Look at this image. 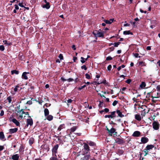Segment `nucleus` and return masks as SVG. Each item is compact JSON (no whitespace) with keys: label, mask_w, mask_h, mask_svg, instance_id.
<instances>
[{"label":"nucleus","mask_w":160,"mask_h":160,"mask_svg":"<svg viewBox=\"0 0 160 160\" xmlns=\"http://www.w3.org/2000/svg\"><path fill=\"white\" fill-rule=\"evenodd\" d=\"M51 160H57V158L55 157H52L50 158Z\"/></svg>","instance_id":"79ce46f5"},{"label":"nucleus","mask_w":160,"mask_h":160,"mask_svg":"<svg viewBox=\"0 0 160 160\" xmlns=\"http://www.w3.org/2000/svg\"><path fill=\"white\" fill-rule=\"evenodd\" d=\"M115 141L116 142L120 144H122L124 142L123 140L119 138H117L115 140Z\"/></svg>","instance_id":"6e6552de"},{"label":"nucleus","mask_w":160,"mask_h":160,"mask_svg":"<svg viewBox=\"0 0 160 160\" xmlns=\"http://www.w3.org/2000/svg\"><path fill=\"white\" fill-rule=\"evenodd\" d=\"M146 86V84L144 82H142L140 85V87L142 88H143Z\"/></svg>","instance_id":"5701e85b"},{"label":"nucleus","mask_w":160,"mask_h":160,"mask_svg":"<svg viewBox=\"0 0 160 160\" xmlns=\"http://www.w3.org/2000/svg\"><path fill=\"white\" fill-rule=\"evenodd\" d=\"M4 114V112L3 110H2L0 113V116H2Z\"/></svg>","instance_id":"49530a36"},{"label":"nucleus","mask_w":160,"mask_h":160,"mask_svg":"<svg viewBox=\"0 0 160 160\" xmlns=\"http://www.w3.org/2000/svg\"><path fill=\"white\" fill-rule=\"evenodd\" d=\"M27 104L31 105L32 104V102L30 100L28 101L27 102Z\"/></svg>","instance_id":"603ef678"},{"label":"nucleus","mask_w":160,"mask_h":160,"mask_svg":"<svg viewBox=\"0 0 160 160\" xmlns=\"http://www.w3.org/2000/svg\"><path fill=\"white\" fill-rule=\"evenodd\" d=\"M29 118L27 119V126H28L29 125L30 126H32L33 124V121L32 119L30 118V116H29Z\"/></svg>","instance_id":"0eeeda50"},{"label":"nucleus","mask_w":160,"mask_h":160,"mask_svg":"<svg viewBox=\"0 0 160 160\" xmlns=\"http://www.w3.org/2000/svg\"><path fill=\"white\" fill-rule=\"evenodd\" d=\"M115 113L116 112L115 111H113L111 112V114L109 115H106L105 116V118H113L114 117H115Z\"/></svg>","instance_id":"423d86ee"},{"label":"nucleus","mask_w":160,"mask_h":160,"mask_svg":"<svg viewBox=\"0 0 160 160\" xmlns=\"http://www.w3.org/2000/svg\"><path fill=\"white\" fill-rule=\"evenodd\" d=\"M114 20V19H110L109 21H110V22H111V23Z\"/></svg>","instance_id":"338daca9"},{"label":"nucleus","mask_w":160,"mask_h":160,"mask_svg":"<svg viewBox=\"0 0 160 160\" xmlns=\"http://www.w3.org/2000/svg\"><path fill=\"white\" fill-rule=\"evenodd\" d=\"M86 87V85H84L83 86H81V87H79L78 88V90H82V89Z\"/></svg>","instance_id":"a19ab883"},{"label":"nucleus","mask_w":160,"mask_h":160,"mask_svg":"<svg viewBox=\"0 0 160 160\" xmlns=\"http://www.w3.org/2000/svg\"><path fill=\"white\" fill-rule=\"evenodd\" d=\"M72 101V100L71 99H69L67 101V102L68 103H70Z\"/></svg>","instance_id":"13d9d810"},{"label":"nucleus","mask_w":160,"mask_h":160,"mask_svg":"<svg viewBox=\"0 0 160 160\" xmlns=\"http://www.w3.org/2000/svg\"><path fill=\"white\" fill-rule=\"evenodd\" d=\"M148 141V138L147 137H142L141 139V141L143 143H146Z\"/></svg>","instance_id":"1a4fd4ad"},{"label":"nucleus","mask_w":160,"mask_h":160,"mask_svg":"<svg viewBox=\"0 0 160 160\" xmlns=\"http://www.w3.org/2000/svg\"><path fill=\"white\" fill-rule=\"evenodd\" d=\"M90 157V156L89 155V154L86 155L84 156L85 159L86 160H88L89 158Z\"/></svg>","instance_id":"2f4dec72"},{"label":"nucleus","mask_w":160,"mask_h":160,"mask_svg":"<svg viewBox=\"0 0 160 160\" xmlns=\"http://www.w3.org/2000/svg\"><path fill=\"white\" fill-rule=\"evenodd\" d=\"M5 45L7 46H9L11 44V43L10 42H8L7 40H4L3 41Z\"/></svg>","instance_id":"b1692460"},{"label":"nucleus","mask_w":160,"mask_h":160,"mask_svg":"<svg viewBox=\"0 0 160 160\" xmlns=\"http://www.w3.org/2000/svg\"><path fill=\"white\" fill-rule=\"evenodd\" d=\"M147 50H150L151 49V47L150 46H148L147 47Z\"/></svg>","instance_id":"e2e57ef3"},{"label":"nucleus","mask_w":160,"mask_h":160,"mask_svg":"<svg viewBox=\"0 0 160 160\" xmlns=\"http://www.w3.org/2000/svg\"><path fill=\"white\" fill-rule=\"evenodd\" d=\"M18 5L20 7H24V5H23V3L22 2V3H18Z\"/></svg>","instance_id":"09e8293b"},{"label":"nucleus","mask_w":160,"mask_h":160,"mask_svg":"<svg viewBox=\"0 0 160 160\" xmlns=\"http://www.w3.org/2000/svg\"><path fill=\"white\" fill-rule=\"evenodd\" d=\"M157 64H158V65L159 67H160V61L159 60L157 62Z\"/></svg>","instance_id":"774afa93"},{"label":"nucleus","mask_w":160,"mask_h":160,"mask_svg":"<svg viewBox=\"0 0 160 160\" xmlns=\"http://www.w3.org/2000/svg\"><path fill=\"white\" fill-rule=\"evenodd\" d=\"M45 117L46 119L49 121L52 120L53 118V116L51 115H48L46 116V117Z\"/></svg>","instance_id":"a211bd4d"},{"label":"nucleus","mask_w":160,"mask_h":160,"mask_svg":"<svg viewBox=\"0 0 160 160\" xmlns=\"http://www.w3.org/2000/svg\"><path fill=\"white\" fill-rule=\"evenodd\" d=\"M120 43L119 42H116V43H114V46L115 47H118V46L119 45Z\"/></svg>","instance_id":"58836bf2"},{"label":"nucleus","mask_w":160,"mask_h":160,"mask_svg":"<svg viewBox=\"0 0 160 160\" xmlns=\"http://www.w3.org/2000/svg\"><path fill=\"white\" fill-rule=\"evenodd\" d=\"M118 103V101L116 100L114 101L112 103V105L113 106H116Z\"/></svg>","instance_id":"f704fd0d"},{"label":"nucleus","mask_w":160,"mask_h":160,"mask_svg":"<svg viewBox=\"0 0 160 160\" xmlns=\"http://www.w3.org/2000/svg\"><path fill=\"white\" fill-rule=\"evenodd\" d=\"M19 88V86H16L14 88V91L15 92H16L18 91V88Z\"/></svg>","instance_id":"c03bdc74"},{"label":"nucleus","mask_w":160,"mask_h":160,"mask_svg":"<svg viewBox=\"0 0 160 160\" xmlns=\"http://www.w3.org/2000/svg\"><path fill=\"white\" fill-rule=\"evenodd\" d=\"M130 26V24H128V23H126V24H124V26L125 27H127V26L129 27V26Z\"/></svg>","instance_id":"4d7b16f0"},{"label":"nucleus","mask_w":160,"mask_h":160,"mask_svg":"<svg viewBox=\"0 0 160 160\" xmlns=\"http://www.w3.org/2000/svg\"><path fill=\"white\" fill-rule=\"evenodd\" d=\"M77 58L75 57H73V61L74 62H75L76 60H77Z\"/></svg>","instance_id":"69168bd1"},{"label":"nucleus","mask_w":160,"mask_h":160,"mask_svg":"<svg viewBox=\"0 0 160 160\" xmlns=\"http://www.w3.org/2000/svg\"><path fill=\"white\" fill-rule=\"evenodd\" d=\"M58 144H57L56 145H55L54 147L52 148V154H55V156H56V154L57 152V150L58 149Z\"/></svg>","instance_id":"39448f33"},{"label":"nucleus","mask_w":160,"mask_h":160,"mask_svg":"<svg viewBox=\"0 0 160 160\" xmlns=\"http://www.w3.org/2000/svg\"><path fill=\"white\" fill-rule=\"evenodd\" d=\"M86 78L88 79H90V77L89 74L86 73L85 74Z\"/></svg>","instance_id":"e433bc0d"},{"label":"nucleus","mask_w":160,"mask_h":160,"mask_svg":"<svg viewBox=\"0 0 160 160\" xmlns=\"http://www.w3.org/2000/svg\"><path fill=\"white\" fill-rule=\"evenodd\" d=\"M140 135V132L138 131H135L132 135V136L134 137H138Z\"/></svg>","instance_id":"9b49d317"},{"label":"nucleus","mask_w":160,"mask_h":160,"mask_svg":"<svg viewBox=\"0 0 160 160\" xmlns=\"http://www.w3.org/2000/svg\"><path fill=\"white\" fill-rule=\"evenodd\" d=\"M87 142L90 146H94L95 145L94 143L92 142Z\"/></svg>","instance_id":"c85d7f7f"},{"label":"nucleus","mask_w":160,"mask_h":160,"mask_svg":"<svg viewBox=\"0 0 160 160\" xmlns=\"http://www.w3.org/2000/svg\"><path fill=\"white\" fill-rule=\"evenodd\" d=\"M112 59V58L110 56L106 58V60H111Z\"/></svg>","instance_id":"c9c22d12"},{"label":"nucleus","mask_w":160,"mask_h":160,"mask_svg":"<svg viewBox=\"0 0 160 160\" xmlns=\"http://www.w3.org/2000/svg\"><path fill=\"white\" fill-rule=\"evenodd\" d=\"M117 113L118 114V116L121 117H122L123 116V115L122 114V112L119 110H117Z\"/></svg>","instance_id":"bb28decb"},{"label":"nucleus","mask_w":160,"mask_h":160,"mask_svg":"<svg viewBox=\"0 0 160 160\" xmlns=\"http://www.w3.org/2000/svg\"><path fill=\"white\" fill-rule=\"evenodd\" d=\"M67 80L69 82H71L73 81V79L72 78H69V79H67Z\"/></svg>","instance_id":"3c124183"},{"label":"nucleus","mask_w":160,"mask_h":160,"mask_svg":"<svg viewBox=\"0 0 160 160\" xmlns=\"http://www.w3.org/2000/svg\"><path fill=\"white\" fill-rule=\"evenodd\" d=\"M77 127L73 126L72 127V128H71L70 129V131L71 132H74V131H76V130L77 129Z\"/></svg>","instance_id":"a878e982"},{"label":"nucleus","mask_w":160,"mask_h":160,"mask_svg":"<svg viewBox=\"0 0 160 160\" xmlns=\"http://www.w3.org/2000/svg\"><path fill=\"white\" fill-rule=\"evenodd\" d=\"M152 126L153 128L155 130H158L159 128L160 124L157 121H154L152 123Z\"/></svg>","instance_id":"7ed1b4c3"},{"label":"nucleus","mask_w":160,"mask_h":160,"mask_svg":"<svg viewBox=\"0 0 160 160\" xmlns=\"http://www.w3.org/2000/svg\"><path fill=\"white\" fill-rule=\"evenodd\" d=\"M81 62L82 63H84L85 62V58L83 57H81Z\"/></svg>","instance_id":"72a5a7b5"},{"label":"nucleus","mask_w":160,"mask_h":160,"mask_svg":"<svg viewBox=\"0 0 160 160\" xmlns=\"http://www.w3.org/2000/svg\"><path fill=\"white\" fill-rule=\"evenodd\" d=\"M19 157V155L18 154L13 155L12 156V159L13 160H18Z\"/></svg>","instance_id":"9d476101"},{"label":"nucleus","mask_w":160,"mask_h":160,"mask_svg":"<svg viewBox=\"0 0 160 160\" xmlns=\"http://www.w3.org/2000/svg\"><path fill=\"white\" fill-rule=\"evenodd\" d=\"M29 73V72H24L22 73V78L25 80L27 79H28V78L27 76V74H28Z\"/></svg>","instance_id":"ddd939ff"},{"label":"nucleus","mask_w":160,"mask_h":160,"mask_svg":"<svg viewBox=\"0 0 160 160\" xmlns=\"http://www.w3.org/2000/svg\"><path fill=\"white\" fill-rule=\"evenodd\" d=\"M11 73L12 74H18L19 73V71L16 70H13L11 71Z\"/></svg>","instance_id":"cd10ccee"},{"label":"nucleus","mask_w":160,"mask_h":160,"mask_svg":"<svg viewBox=\"0 0 160 160\" xmlns=\"http://www.w3.org/2000/svg\"><path fill=\"white\" fill-rule=\"evenodd\" d=\"M4 149V147L2 146H0V151H2Z\"/></svg>","instance_id":"5fc2aeb1"},{"label":"nucleus","mask_w":160,"mask_h":160,"mask_svg":"<svg viewBox=\"0 0 160 160\" xmlns=\"http://www.w3.org/2000/svg\"><path fill=\"white\" fill-rule=\"evenodd\" d=\"M5 49L3 45H0V51H3Z\"/></svg>","instance_id":"7c9ffc66"},{"label":"nucleus","mask_w":160,"mask_h":160,"mask_svg":"<svg viewBox=\"0 0 160 160\" xmlns=\"http://www.w3.org/2000/svg\"><path fill=\"white\" fill-rule=\"evenodd\" d=\"M50 7V6L48 2H47L46 4L43 6V8H45L47 9H49Z\"/></svg>","instance_id":"412c9836"},{"label":"nucleus","mask_w":160,"mask_h":160,"mask_svg":"<svg viewBox=\"0 0 160 160\" xmlns=\"http://www.w3.org/2000/svg\"><path fill=\"white\" fill-rule=\"evenodd\" d=\"M112 68V66L111 65H109L107 67V69L108 70L110 71L111 70V68Z\"/></svg>","instance_id":"a18cd8bd"},{"label":"nucleus","mask_w":160,"mask_h":160,"mask_svg":"<svg viewBox=\"0 0 160 160\" xmlns=\"http://www.w3.org/2000/svg\"><path fill=\"white\" fill-rule=\"evenodd\" d=\"M7 100L9 103L11 102L12 101V99L9 96L7 98Z\"/></svg>","instance_id":"473e14b6"},{"label":"nucleus","mask_w":160,"mask_h":160,"mask_svg":"<svg viewBox=\"0 0 160 160\" xmlns=\"http://www.w3.org/2000/svg\"><path fill=\"white\" fill-rule=\"evenodd\" d=\"M58 57L61 60H62L63 59V56L61 54H60Z\"/></svg>","instance_id":"de8ad7c7"},{"label":"nucleus","mask_w":160,"mask_h":160,"mask_svg":"<svg viewBox=\"0 0 160 160\" xmlns=\"http://www.w3.org/2000/svg\"><path fill=\"white\" fill-rule=\"evenodd\" d=\"M81 68L82 69H84L85 70H86L87 69V68L85 65L82 66Z\"/></svg>","instance_id":"4c0bfd02"},{"label":"nucleus","mask_w":160,"mask_h":160,"mask_svg":"<svg viewBox=\"0 0 160 160\" xmlns=\"http://www.w3.org/2000/svg\"><path fill=\"white\" fill-rule=\"evenodd\" d=\"M154 147V146L152 145H148L147 146L146 148L144 149V150H148L151 149H152Z\"/></svg>","instance_id":"f8f14e48"},{"label":"nucleus","mask_w":160,"mask_h":160,"mask_svg":"<svg viewBox=\"0 0 160 160\" xmlns=\"http://www.w3.org/2000/svg\"><path fill=\"white\" fill-rule=\"evenodd\" d=\"M135 118L137 120L140 121L141 120V118L140 115L136 114L135 115Z\"/></svg>","instance_id":"aec40b11"},{"label":"nucleus","mask_w":160,"mask_h":160,"mask_svg":"<svg viewBox=\"0 0 160 160\" xmlns=\"http://www.w3.org/2000/svg\"><path fill=\"white\" fill-rule=\"evenodd\" d=\"M24 113V112L22 109L18 111L17 113V118L19 120L23 119V114Z\"/></svg>","instance_id":"f03ea898"},{"label":"nucleus","mask_w":160,"mask_h":160,"mask_svg":"<svg viewBox=\"0 0 160 160\" xmlns=\"http://www.w3.org/2000/svg\"><path fill=\"white\" fill-rule=\"evenodd\" d=\"M124 35L132 34V33L130 31H126L123 32Z\"/></svg>","instance_id":"393cba45"},{"label":"nucleus","mask_w":160,"mask_h":160,"mask_svg":"<svg viewBox=\"0 0 160 160\" xmlns=\"http://www.w3.org/2000/svg\"><path fill=\"white\" fill-rule=\"evenodd\" d=\"M75 134L77 135L80 136L81 135V133H75Z\"/></svg>","instance_id":"680f3d73"},{"label":"nucleus","mask_w":160,"mask_h":160,"mask_svg":"<svg viewBox=\"0 0 160 160\" xmlns=\"http://www.w3.org/2000/svg\"><path fill=\"white\" fill-rule=\"evenodd\" d=\"M156 89L157 91H160V85H158Z\"/></svg>","instance_id":"37998d69"},{"label":"nucleus","mask_w":160,"mask_h":160,"mask_svg":"<svg viewBox=\"0 0 160 160\" xmlns=\"http://www.w3.org/2000/svg\"><path fill=\"white\" fill-rule=\"evenodd\" d=\"M65 127V125L64 124H62L61 125L59 126V127L58 128V130L59 131H60L61 129L64 128Z\"/></svg>","instance_id":"4be33fe9"},{"label":"nucleus","mask_w":160,"mask_h":160,"mask_svg":"<svg viewBox=\"0 0 160 160\" xmlns=\"http://www.w3.org/2000/svg\"><path fill=\"white\" fill-rule=\"evenodd\" d=\"M44 114L45 117H46L47 115H49V111L47 108H45L44 110Z\"/></svg>","instance_id":"6ab92c4d"},{"label":"nucleus","mask_w":160,"mask_h":160,"mask_svg":"<svg viewBox=\"0 0 160 160\" xmlns=\"http://www.w3.org/2000/svg\"><path fill=\"white\" fill-rule=\"evenodd\" d=\"M109 111V109L107 108H105L104 109V111L105 112H108Z\"/></svg>","instance_id":"bf43d9fd"},{"label":"nucleus","mask_w":160,"mask_h":160,"mask_svg":"<svg viewBox=\"0 0 160 160\" xmlns=\"http://www.w3.org/2000/svg\"><path fill=\"white\" fill-rule=\"evenodd\" d=\"M15 8L16 10H18L19 9V7L17 5H15Z\"/></svg>","instance_id":"8fccbe9b"},{"label":"nucleus","mask_w":160,"mask_h":160,"mask_svg":"<svg viewBox=\"0 0 160 160\" xmlns=\"http://www.w3.org/2000/svg\"><path fill=\"white\" fill-rule=\"evenodd\" d=\"M61 79L62 80V81L63 82H64V81H66V80H67L65 79H64V78H61Z\"/></svg>","instance_id":"052dcab7"},{"label":"nucleus","mask_w":160,"mask_h":160,"mask_svg":"<svg viewBox=\"0 0 160 160\" xmlns=\"http://www.w3.org/2000/svg\"><path fill=\"white\" fill-rule=\"evenodd\" d=\"M18 128H11L9 129V132L10 134H12L17 132L18 131Z\"/></svg>","instance_id":"2eb2a0df"},{"label":"nucleus","mask_w":160,"mask_h":160,"mask_svg":"<svg viewBox=\"0 0 160 160\" xmlns=\"http://www.w3.org/2000/svg\"><path fill=\"white\" fill-rule=\"evenodd\" d=\"M102 104H103V102L100 101L99 102V106H100L101 107V106L102 105Z\"/></svg>","instance_id":"0e129e2a"},{"label":"nucleus","mask_w":160,"mask_h":160,"mask_svg":"<svg viewBox=\"0 0 160 160\" xmlns=\"http://www.w3.org/2000/svg\"><path fill=\"white\" fill-rule=\"evenodd\" d=\"M138 54L137 53H136L134 54V56L136 58H138Z\"/></svg>","instance_id":"6e6d98bb"},{"label":"nucleus","mask_w":160,"mask_h":160,"mask_svg":"<svg viewBox=\"0 0 160 160\" xmlns=\"http://www.w3.org/2000/svg\"><path fill=\"white\" fill-rule=\"evenodd\" d=\"M93 34L95 37H104V33L103 32H100L99 31L95 30L93 32Z\"/></svg>","instance_id":"f257e3e1"},{"label":"nucleus","mask_w":160,"mask_h":160,"mask_svg":"<svg viewBox=\"0 0 160 160\" xmlns=\"http://www.w3.org/2000/svg\"><path fill=\"white\" fill-rule=\"evenodd\" d=\"M131 82V80L130 79H128L126 81V82L128 83H129Z\"/></svg>","instance_id":"864d4df0"},{"label":"nucleus","mask_w":160,"mask_h":160,"mask_svg":"<svg viewBox=\"0 0 160 160\" xmlns=\"http://www.w3.org/2000/svg\"><path fill=\"white\" fill-rule=\"evenodd\" d=\"M84 152L85 153H87L90 150L88 144L86 143H84Z\"/></svg>","instance_id":"20e7f679"},{"label":"nucleus","mask_w":160,"mask_h":160,"mask_svg":"<svg viewBox=\"0 0 160 160\" xmlns=\"http://www.w3.org/2000/svg\"><path fill=\"white\" fill-rule=\"evenodd\" d=\"M0 139L2 141H4L6 140L5 139V136L3 132H0Z\"/></svg>","instance_id":"4468645a"},{"label":"nucleus","mask_w":160,"mask_h":160,"mask_svg":"<svg viewBox=\"0 0 160 160\" xmlns=\"http://www.w3.org/2000/svg\"><path fill=\"white\" fill-rule=\"evenodd\" d=\"M12 121L17 126H19L20 125V123L15 118L12 119Z\"/></svg>","instance_id":"dca6fc26"},{"label":"nucleus","mask_w":160,"mask_h":160,"mask_svg":"<svg viewBox=\"0 0 160 160\" xmlns=\"http://www.w3.org/2000/svg\"><path fill=\"white\" fill-rule=\"evenodd\" d=\"M139 65L141 66H145V62H142V61L139 62Z\"/></svg>","instance_id":"c756f323"},{"label":"nucleus","mask_w":160,"mask_h":160,"mask_svg":"<svg viewBox=\"0 0 160 160\" xmlns=\"http://www.w3.org/2000/svg\"><path fill=\"white\" fill-rule=\"evenodd\" d=\"M116 130L113 128H112L110 130H109L108 133L109 135H112V134L114 133L115 131Z\"/></svg>","instance_id":"f3484780"},{"label":"nucleus","mask_w":160,"mask_h":160,"mask_svg":"<svg viewBox=\"0 0 160 160\" xmlns=\"http://www.w3.org/2000/svg\"><path fill=\"white\" fill-rule=\"evenodd\" d=\"M104 21L105 22L106 24H111V22H110L108 20H104Z\"/></svg>","instance_id":"ea45409f"}]
</instances>
